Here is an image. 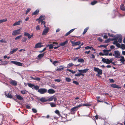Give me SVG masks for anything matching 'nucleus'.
I'll use <instances>...</instances> for the list:
<instances>
[{"label": "nucleus", "mask_w": 125, "mask_h": 125, "mask_svg": "<svg viewBox=\"0 0 125 125\" xmlns=\"http://www.w3.org/2000/svg\"><path fill=\"white\" fill-rule=\"evenodd\" d=\"M44 19V18L43 16L42 15L39 17L38 19L37 20H39L38 23H40L41 22V24H43L44 25V27H45V22L43 21Z\"/></svg>", "instance_id": "obj_1"}, {"label": "nucleus", "mask_w": 125, "mask_h": 125, "mask_svg": "<svg viewBox=\"0 0 125 125\" xmlns=\"http://www.w3.org/2000/svg\"><path fill=\"white\" fill-rule=\"evenodd\" d=\"M10 63H13L14 64L19 66H22L23 67L25 66L23 65L22 64H23V63L18 62L12 61L10 62Z\"/></svg>", "instance_id": "obj_2"}, {"label": "nucleus", "mask_w": 125, "mask_h": 125, "mask_svg": "<svg viewBox=\"0 0 125 125\" xmlns=\"http://www.w3.org/2000/svg\"><path fill=\"white\" fill-rule=\"evenodd\" d=\"M102 58V61L104 63H105L107 64H109L112 62V61L108 59H105L102 57L101 58Z\"/></svg>", "instance_id": "obj_3"}, {"label": "nucleus", "mask_w": 125, "mask_h": 125, "mask_svg": "<svg viewBox=\"0 0 125 125\" xmlns=\"http://www.w3.org/2000/svg\"><path fill=\"white\" fill-rule=\"evenodd\" d=\"M94 70L98 73L96 74V76H98V74H102V70L99 69L98 68L94 67Z\"/></svg>", "instance_id": "obj_4"}, {"label": "nucleus", "mask_w": 125, "mask_h": 125, "mask_svg": "<svg viewBox=\"0 0 125 125\" xmlns=\"http://www.w3.org/2000/svg\"><path fill=\"white\" fill-rule=\"evenodd\" d=\"M47 91V89L45 88H41L38 90V92L41 94H43L45 93Z\"/></svg>", "instance_id": "obj_5"}, {"label": "nucleus", "mask_w": 125, "mask_h": 125, "mask_svg": "<svg viewBox=\"0 0 125 125\" xmlns=\"http://www.w3.org/2000/svg\"><path fill=\"white\" fill-rule=\"evenodd\" d=\"M82 105L81 104H80L79 105L76 106L72 108L71 110V112H73L76 111L77 110L78 108L81 106Z\"/></svg>", "instance_id": "obj_6"}, {"label": "nucleus", "mask_w": 125, "mask_h": 125, "mask_svg": "<svg viewBox=\"0 0 125 125\" xmlns=\"http://www.w3.org/2000/svg\"><path fill=\"white\" fill-rule=\"evenodd\" d=\"M114 54L113 55L114 56L115 58H119L120 57L119 52L118 51H114Z\"/></svg>", "instance_id": "obj_7"}, {"label": "nucleus", "mask_w": 125, "mask_h": 125, "mask_svg": "<svg viewBox=\"0 0 125 125\" xmlns=\"http://www.w3.org/2000/svg\"><path fill=\"white\" fill-rule=\"evenodd\" d=\"M42 43L41 42H39L36 44L34 47L35 48H40L43 46V45H42Z\"/></svg>", "instance_id": "obj_8"}, {"label": "nucleus", "mask_w": 125, "mask_h": 125, "mask_svg": "<svg viewBox=\"0 0 125 125\" xmlns=\"http://www.w3.org/2000/svg\"><path fill=\"white\" fill-rule=\"evenodd\" d=\"M89 69H88L87 68L85 69H84L83 70H78V71L80 73H85Z\"/></svg>", "instance_id": "obj_9"}, {"label": "nucleus", "mask_w": 125, "mask_h": 125, "mask_svg": "<svg viewBox=\"0 0 125 125\" xmlns=\"http://www.w3.org/2000/svg\"><path fill=\"white\" fill-rule=\"evenodd\" d=\"M45 29L43 31V33H42V35H45L46 33L48 32V31L49 30V28L48 27H45Z\"/></svg>", "instance_id": "obj_10"}, {"label": "nucleus", "mask_w": 125, "mask_h": 125, "mask_svg": "<svg viewBox=\"0 0 125 125\" xmlns=\"http://www.w3.org/2000/svg\"><path fill=\"white\" fill-rule=\"evenodd\" d=\"M117 39L119 38L118 41L120 43H121L122 42V35L120 34L117 35Z\"/></svg>", "instance_id": "obj_11"}, {"label": "nucleus", "mask_w": 125, "mask_h": 125, "mask_svg": "<svg viewBox=\"0 0 125 125\" xmlns=\"http://www.w3.org/2000/svg\"><path fill=\"white\" fill-rule=\"evenodd\" d=\"M18 31L19 30H16L13 31H12V35L13 36H15L18 34H20V32H19Z\"/></svg>", "instance_id": "obj_12"}, {"label": "nucleus", "mask_w": 125, "mask_h": 125, "mask_svg": "<svg viewBox=\"0 0 125 125\" xmlns=\"http://www.w3.org/2000/svg\"><path fill=\"white\" fill-rule=\"evenodd\" d=\"M111 86L114 88H120L121 87L119 85H118L115 84H112L110 85Z\"/></svg>", "instance_id": "obj_13"}, {"label": "nucleus", "mask_w": 125, "mask_h": 125, "mask_svg": "<svg viewBox=\"0 0 125 125\" xmlns=\"http://www.w3.org/2000/svg\"><path fill=\"white\" fill-rule=\"evenodd\" d=\"M71 42L73 46L79 45L81 44V42L80 41H78L75 42H73V41H71Z\"/></svg>", "instance_id": "obj_14"}, {"label": "nucleus", "mask_w": 125, "mask_h": 125, "mask_svg": "<svg viewBox=\"0 0 125 125\" xmlns=\"http://www.w3.org/2000/svg\"><path fill=\"white\" fill-rule=\"evenodd\" d=\"M38 100H39L42 102H44L47 101V99L44 97H42L41 98H38Z\"/></svg>", "instance_id": "obj_15"}, {"label": "nucleus", "mask_w": 125, "mask_h": 125, "mask_svg": "<svg viewBox=\"0 0 125 125\" xmlns=\"http://www.w3.org/2000/svg\"><path fill=\"white\" fill-rule=\"evenodd\" d=\"M10 83L14 86H16L17 85V82L13 80H12L10 82Z\"/></svg>", "instance_id": "obj_16"}, {"label": "nucleus", "mask_w": 125, "mask_h": 125, "mask_svg": "<svg viewBox=\"0 0 125 125\" xmlns=\"http://www.w3.org/2000/svg\"><path fill=\"white\" fill-rule=\"evenodd\" d=\"M48 93L50 94H54L55 93V91L52 89H49L48 91Z\"/></svg>", "instance_id": "obj_17"}, {"label": "nucleus", "mask_w": 125, "mask_h": 125, "mask_svg": "<svg viewBox=\"0 0 125 125\" xmlns=\"http://www.w3.org/2000/svg\"><path fill=\"white\" fill-rule=\"evenodd\" d=\"M5 95L7 97L10 98H12L13 97L9 93H6L5 94Z\"/></svg>", "instance_id": "obj_18"}, {"label": "nucleus", "mask_w": 125, "mask_h": 125, "mask_svg": "<svg viewBox=\"0 0 125 125\" xmlns=\"http://www.w3.org/2000/svg\"><path fill=\"white\" fill-rule=\"evenodd\" d=\"M68 42V41L67 40H66L64 42L61 43L60 44L59 46H63L65 45L66 44H67Z\"/></svg>", "instance_id": "obj_19"}, {"label": "nucleus", "mask_w": 125, "mask_h": 125, "mask_svg": "<svg viewBox=\"0 0 125 125\" xmlns=\"http://www.w3.org/2000/svg\"><path fill=\"white\" fill-rule=\"evenodd\" d=\"M15 96H16V98L18 99L21 100L23 99V98L20 95L16 94Z\"/></svg>", "instance_id": "obj_20"}, {"label": "nucleus", "mask_w": 125, "mask_h": 125, "mask_svg": "<svg viewBox=\"0 0 125 125\" xmlns=\"http://www.w3.org/2000/svg\"><path fill=\"white\" fill-rule=\"evenodd\" d=\"M22 21H20L17 22H15L13 25V26H15L17 25H20V24L21 22H22Z\"/></svg>", "instance_id": "obj_21"}, {"label": "nucleus", "mask_w": 125, "mask_h": 125, "mask_svg": "<svg viewBox=\"0 0 125 125\" xmlns=\"http://www.w3.org/2000/svg\"><path fill=\"white\" fill-rule=\"evenodd\" d=\"M8 62L6 61H1V63L0 65H5L8 63Z\"/></svg>", "instance_id": "obj_22"}, {"label": "nucleus", "mask_w": 125, "mask_h": 125, "mask_svg": "<svg viewBox=\"0 0 125 125\" xmlns=\"http://www.w3.org/2000/svg\"><path fill=\"white\" fill-rule=\"evenodd\" d=\"M75 29H73L70 30L69 31L67 32L65 34V36H66L70 34L71 33L73 32L74 30Z\"/></svg>", "instance_id": "obj_23"}, {"label": "nucleus", "mask_w": 125, "mask_h": 125, "mask_svg": "<svg viewBox=\"0 0 125 125\" xmlns=\"http://www.w3.org/2000/svg\"><path fill=\"white\" fill-rule=\"evenodd\" d=\"M64 68V67L63 66H60L59 68L57 69L56 70L57 71H61L62 70H63V68Z\"/></svg>", "instance_id": "obj_24"}, {"label": "nucleus", "mask_w": 125, "mask_h": 125, "mask_svg": "<svg viewBox=\"0 0 125 125\" xmlns=\"http://www.w3.org/2000/svg\"><path fill=\"white\" fill-rule=\"evenodd\" d=\"M54 46V45L51 44H50L47 45L46 46L47 47H49V49H52L53 48V46Z\"/></svg>", "instance_id": "obj_25"}, {"label": "nucleus", "mask_w": 125, "mask_h": 125, "mask_svg": "<svg viewBox=\"0 0 125 125\" xmlns=\"http://www.w3.org/2000/svg\"><path fill=\"white\" fill-rule=\"evenodd\" d=\"M24 35L25 36H27L29 39H30L31 38V35L28 33L24 32Z\"/></svg>", "instance_id": "obj_26"}, {"label": "nucleus", "mask_w": 125, "mask_h": 125, "mask_svg": "<svg viewBox=\"0 0 125 125\" xmlns=\"http://www.w3.org/2000/svg\"><path fill=\"white\" fill-rule=\"evenodd\" d=\"M27 84L29 87L32 88V89H33L34 87V84L28 83H27Z\"/></svg>", "instance_id": "obj_27"}, {"label": "nucleus", "mask_w": 125, "mask_h": 125, "mask_svg": "<svg viewBox=\"0 0 125 125\" xmlns=\"http://www.w3.org/2000/svg\"><path fill=\"white\" fill-rule=\"evenodd\" d=\"M45 53H43L40 54L37 57L38 58L41 59L44 55Z\"/></svg>", "instance_id": "obj_28"}, {"label": "nucleus", "mask_w": 125, "mask_h": 125, "mask_svg": "<svg viewBox=\"0 0 125 125\" xmlns=\"http://www.w3.org/2000/svg\"><path fill=\"white\" fill-rule=\"evenodd\" d=\"M104 55H107L108 54V51L107 50H103Z\"/></svg>", "instance_id": "obj_29"}, {"label": "nucleus", "mask_w": 125, "mask_h": 125, "mask_svg": "<svg viewBox=\"0 0 125 125\" xmlns=\"http://www.w3.org/2000/svg\"><path fill=\"white\" fill-rule=\"evenodd\" d=\"M39 9H37L35 11L32 13V15H35L37 14L39 12Z\"/></svg>", "instance_id": "obj_30"}, {"label": "nucleus", "mask_w": 125, "mask_h": 125, "mask_svg": "<svg viewBox=\"0 0 125 125\" xmlns=\"http://www.w3.org/2000/svg\"><path fill=\"white\" fill-rule=\"evenodd\" d=\"M54 112L55 113L58 115L59 116L58 117H59L60 116H61V115L60 114V112L58 110H56Z\"/></svg>", "instance_id": "obj_31"}, {"label": "nucleus", "mask_w": 125, "mask_h": 125, "mask_svg": "<svg viewBox=\"0 0 125 125\" xmlns=\"http://www.w3.org/2000/svg\"><path fill=\"white\" fill-rule=\"evenodd\" d=\"M49 104L52 107H54L56 106V104L53 103H50Z\"/></svg>", "instance_id": "obj_32"}, {"label": "nucleus", "mask_w": 125, "mask_h": 125, "mask_svg": "<svg viewBox=\"0 0 125 125\" xmlns=\"http://www.w3.org/2000/svg\"><path fill=\"white\" fill-rule=\"evenodd\" d=\"M18 50L17 48L14 49H13L12 51H11L10 52V54H11L13 53L14 52H16Z\"/></svg>", "instance_id": "obj_33"}, {"label": "nucleus", "mask_w": 125, "mask_h": 125, "mask_svg": "<svg viewBox=\"0 0 125 125\" xmlns=\"http://www.w3.org/2000/svg\"><path fill=\"white\" fill-rule=\"evenodd\" d=\"M97 3V2L96 0H94L93 1H92L91 3V4L92 5H94Z\"/></svg>", "instance_id": "obj_34"}, {"label": "nucleus", "mask_w": 125, "mask_h": 125, "mask_svg": "<svg viewBox=\"0 0 125 125\" xmlns=\"http://www.w3.org/2000/svg\"><path fill=\"white\" fill-rule=\"evenodd\" d=\"M21 93L23 94H27V91L25 90H22L21 91Z\"/></svg>", "instance_id": "obj_35"}, {"label": "nucleus", "mask_w": 125, "mask_h": 125, "mask_svg": "<svg viewBox=\"0 0 125 125\" xmlns=\"http://www.w3.org/2000/svg\"><path fill=\"white\" fill-rule=\"evenodd\" d=\"M7 21V19H2L0 20V24L1 23L5 22Z\"/></svg>", "instance_id": "obj_36"}, {"label": "nucleus", "mask_w": 125, "mask_h": 125, "mask_svg": "<svg viewBox=\"0 0 125 125\" xmlns=\"http://www.w3.org/2000/svg\"><path fill=\"white\" fill-rule=\"evenodd\" d=\"M89 27H88L85 28L84 30V31L83 33V35L85 34L86 32L87 31Z\"/></svg>", "instance_id": "obj_37"}, {"label": "nucleus", "mask_w": 125, "mask_h": 125, "mask_svg": "<svg viewBox=\"0 0 125 125\" xmlns=\"http://www.w3.org/2000/svg\"><path fill=\"white\" fill-rule=\"evenodd\" d=\"M53 96H51L50 98L47 99V101H52L53 100Z\"/></svg>", "instance_id": "obj_38"}, {"label": "nucleus", "mask_w": 125, "mask_h": 125, "mask_svg": "<svg viewBox=\"0 0 125 125\" xmlns=\"http://www.w3.org/2000/svg\"><path fill=\"white\" fill-rule=\"evenodd\" d=\"M78 61L79 62H84V60L82 58L79 59Z\"/></svg>", "instance_id": "obj_39"}, {"label": "nucleus", "mask_w": 125, "mask_h": 125, "mask_svg": "<svg viewBox=\"0 0 125 125\" xmlns=\"http://www.w3.org/2000/svg\"><path fill=\"white\" fill-rule=\"evenodd\" d=\"M120 48L123 50H124L125 49V45L124 44H122Z\"/></svg>", "instance_id": "obj_40"}, {"label": "nucleus", "mask_w": 125, "mask_h": 125, "mask_svg": "<svg viewBox=\"0 0 125 125\" xmlns=\"http://www.w3.org/2000/svg\"><path fill=\"white\" fill-rule=\"evenodd\" d=\"M66 81L68 82H70L71 81V79L69 77H66L65 78Z\"/></svg>", "instance_id": "obj_41"}, {"label": "nucleus", "mask_w": 125, "mask_h": 125, "mask_svg": "<svg viewBox=\"0 0 125 125\" xmlns=\"http://www.w3.org/2000/svg\"><path fill=\"white\" fill-rule=\"evenodd\" d=\"M124 57L122 56L121 57V59L120 60V61H121L122 63H123L124 62Z\"/></svg>", "instance_id": "obj_42"}, {"label": "nucleus", "mask_w": 125, "mask_h": 125, "mask_svg": "<svg viewBox=\"0 0 125 125\" xmlns=\"http://www.w3.org/2000/svg\"><path fill=\"white\" fill-rule=\"evenodd\" d=\"M85 49L86 50H88V49H91V48L93 49V48L92 47H89V46H87L85 48Z\"/></svg>", "instance_id": "obj_43"}, {"label": "nucleus", "mask_w": 125, "mask_h": 125, "mask_svg": "<svg viewBox=\"0 0 125 125\" xmlns=\"http://www.w3.org/2000/svg\"><path fill=\"white\" fill-rule=\"evenodd\" d=\"M39 87L37 85H34L33 89H35L36 90H37L39 89Z\"/></svg>", "instance_id": "obj_44"}, {"label": "nucleus", "mask_w": 125, "mask_h": 125, "mask_svg": "<svg viewBox=\"0 0 125 125\" xmlns=\"http://www.w3.org/2000/svg\"><path fill=\"white\" fill-rule=\"evenodd\" d=\"M22 36L21 35H19V36L16 37L15 38V40H16L18 39H20L21 37Z\"/></svg>", "instance_id": "obj_45"}, {"label": "nucleus", "mask_w": 125, "mask_h": 125, "mask_svg": "<svg viewBox=\"0 0 125 125\" xmlns=\"http://www.w3.org/2000/svg\"><path fill=\"white\" fill-rule=\"evenodd\" d=\"M27 40L26 38L23 37L22 39V41L23 42H25Z\"/></svg>", "instance_id": "obj_46"}, {"label": "nucleus", "mask_w": 125, "mask_h": 125, "mask_svg": "<svg viewBox=\"0 0 125 125\" xmlns=\"http://www.w3.org/2000/svg\"><path fill=\"white\" fill-rule=\"evenodd\" d=\"M32 112L34 113H36L37 112V110L36 109H35L32 108Z\"/></svg>", "instance_id": "obj_47"}, {"label": "nucleus", "mask_w": 125, "mask_h": 125, "mask_svg": "<svg viewBox=\"0 0 125 125\" xmlns=\"http://www.w3.org/2000/svg\"><path fill=\"white\" fill-rule=\"evenodd\" d=\"M73 83L75 84L76 85H78L79 84V83L75 81H73Z\"/></svg>", "instance_id": "obj_48"}, {"label": "nucleus", "mask_w": 125, "mask_h": 125, "mask_svg": "<svg viewBox=\"0 0 125 125\" xmlns=\"http://www.w3.org/2000/svg\"><path fill=\"white\" fill-rule=\"evenodd\" d=\"M118 43V41L117 40H115L113 42V44H114L116 45V44Z\"/></svg>", "instance_id": "obj_49"}, {"label": "nucleus", "mask_w": 125, "mask_h": 125, "mask_svg": "<svg viewBox=\"0 0 125 125\" xmlns=\"http://www.w3.org/2000/svg\"><path fill=\"white\" fill-rule=\"evenodd\" d=\"M53 99L54 101L55 102L57 100V98L56 96H53Z\"/></svg>", "instance_id": "obj_50"}, {"label": "nucleus", "mask_w": 125, "mask_h": 125, "mask_svg": "<svg viewBox=\"0 0 125 125\" xmlns=\"http://www.w3.org/2000/svg\"><path fill=\"white\" fill-rule=\"evenodd\" d=\"M97 40L99 41L100 42H102L103 41V40L100 37L97 38Z\"/></svg>", "instance_id": "obj_51"}, {"label": "nucleus", "mask_w": 125, "mask_h": 125, "mask_svg": "<svg viewBox=\"0 0 125 125\" xmlns=\"http://www.w3.org/2000/svg\"><path fill=\"white\" fill-rule=\"evenodd\" d=\"M36 30H40L41 29L40 27H39V26L38 25L36 27Z\"/></svg>", "instance_id": "obj_52"}, {"label": "nucleus", "mask_w": 125, "mask_h": 125, "mask_svg": "<svg viewBox=\"0 0 125 125\" xmlns=\"http://www.w3.org/2000/svg\"><path fill=\"white\" fill-rule=\"evenodd\" d=\"M26 108L28 109H30L31 108L30 105H26Z\"/></svg>", "instance_id": "obj_53"}, {"label": "nucleus", "mask_w": 125, "mask_h": 125, "mask_svg": "<svg viewBox=\"0 0 125 125\" xmlns=\"http://www.w3.org/2000/svg\"><path fill=\"white\" fill-rule=\"evenodd\" d=\"M30 10L31 9H28L26 10V14H27V13L30 11Z\"/></svg>", "instance_id": "obj_54"}, {"label": "nucleus", "mask_w": 125, "mask_h": 125, "mask_svg": "<svg viewBox=\"0 0 125 125\" xmlns=\"http://www.w3.org/2000/svg\"><path fill=\"white\" fill-rule=\"evenodd\" d=\"M116 45L117 47H118V48H120L121 45H120V44L117 43Z\"/></svg>", "instance_id": "obj_55"}, {"label": "nucleus", "mask_w": 125, "mask_h": 125, "mask_svg": "<svg viewBox=\"0 0 125 125\" xmlns=\"http://www.w3.org/2000/svg\"><path fill=\"white\" fill-rule=\"evenodd\" d=\"M54 81L55 82H59L61 81V80L60 79H55L54 80Z\"/></svg>", "instance_id": "obj_56"}, {"label": "nucleus", "mask_w": 125, "mask_h": 125, "mask_svg": "<svg viewBox=\"0 0 125 125\" xmlns=\"http://www.w3.org/2000/svg\"><path fill=\"white\" fill-rule=\"evenodd\" d=\"M41 80V79L39 77H35V80L38 81H39Z\"/></svg>", "instance_id": "obj_57"}, {"label": "nucleus", "mask_w": 125, "mask_h": 125, "mask_svg": "<svg viewBox=\"0 0 125 125\" xmlns=\"http://www.w3.org/2000/svg\"><path fill=\"white\" fill-rule=\"evenodd\" d=\"M75 76H80L81 75V73H77L76 74H75Z\"/></svg>", "instance_id": "obj_58"}, {"label": "nucleus", "mask_w": 125, "mask_h": 125, "mask_svg": "<svg viewBox=\"0 0 125 125\" xmlns=\"http://www.w3.org/2000/svg\"><path fill=\"white\" fill-rule=\"evenodd\" d=\"M68 65H69V66L72 67V66H73V65H74V64L72 63H69L68 64Z\"/></svg>", "instance_id": "obj_59"}, {"label": "nucleus", "mask_w": 125, "mask_h": 125, "mask_svg": "<svg viewBox=\"0 0 125 125\" xmlns=\"http://www.w3.org/2000/svg\"><path fill=\"white\" fill-rule=\"evenodd\" d=\"M52 44H53V45H57L58 44V42H52Z\"/></svg>", "instance_id": "obj_60"}, {"label": "nucleus", "mask_w": 125, "mask_h": 125, "mask_svg": "<svg viewBox=\"0 0 125 125\" xmlns=\"http://www.w3.org/2000/svg\"><path fill=\"white\" fill-rule=\"evenodd\" d=\"M110 41V40L109 39H108L107 40H105V43H108Z\"/></svg>", "instance_id": "obj_61"}, {"label": "nucleus", "mask_w": 125, "mask_h": 125, "mask_svg": "<svg viewBox=\"0 0 125 125\" xmlns=\"http://www.w3.org/2000/svg\"><path fill=\"white\" fill-rule=\"evenodd\" d=\"M108 35L110 36L113 37V34H111L110 33H108Z\"/></svg>", "instance_id": "obj_62"}, {"label": "nucleus", "mask_w": 125, "mask_h": 125, "mask_svg": "<svg viewBox=\"0 0 125 125\" xmlns=\"http://www.w3.org/2000/svg\"><path fill=\"white\" fill-rule=\"evenodd\" d=\"M53 117V118H54L53 119H57L59 118V117H57L55 115H54Z\"/></svg>", "instance_id": "obj_63"}, {"label": "nucleus", "mask_w": 125, "mask_h": 125, "mask_svg": "<svg viewBox=\"0 0 125 125\" xmlns=\"http://www.w3.org/2000/svg\"><path fill=\"white\" fill-rule=\"evenodd\" d=\"M109 80L110 82L112 83H114V81L113 79H109Z\"/></svg>", "instance_id": "obj_64"}]
</instances>
